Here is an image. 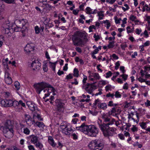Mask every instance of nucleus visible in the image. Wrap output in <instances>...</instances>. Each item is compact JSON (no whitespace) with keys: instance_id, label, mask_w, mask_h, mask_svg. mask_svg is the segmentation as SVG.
Wrapping results in <instances>:
<instances>
[{"instance_id":"nucleus-1","label":"nucleus","mask_w":150,"mask_h":150,"mask_svg":"<svg viewBox=\"0 0 150 150\" xmlns=\"http://www.w3.org/2000/svg\"><path fill=\"white\" fill-rule=\"evenodd\" d=\"M76 129L83 132L91 137H95L98 134V131L97 128L94 125H87L83 123L79 127H76Z\"/></svg>"},{"instance_id":"nucleus-2","label":"nucleus","mask_w":150,"mask_h":150,"mask_svg":"<svg viewBox=\"0 0 150 150\" xmlns=\"http://www.w3.org/2000/svg\"><path fill=\"white\" fill-rule=\"evenodd\" d=\"M34 87L36 89L37 92L38 94H40L42 90H44V92H45L46 91L47 92V93L45 94V96L43 97V99H45L47 97L49 96L50 93L53 92V94L54 95L55 89L51 85L46 83L42 82L34 85Z\"/></svg>"},{"instance_id":"nucleus-3","label":"nucleus","mask_w":150,"mask_h":150,"mask_svg":"<svg viewBox=\"0 0 150 150\" xmlns=\"http://www.w3.org/2000/svg\"><path fill=\"white\" fill-rule=\"evenodd\" d=\"M83 39L85 41L87 40L85 34L79 31L75 32L72 38L73 43L75 46H78L82 44L83 42Z\"/></svg>"},{"instance_id":"nucleus-4","label":"nucleus","mask_w":150,"mask_h":150,"mask_svg":"<svg viewBox=\"0 0 150 150\" xmlns=\"http://www.w3.org/2000/svg\"><path fill=\"white\" fill-rule=\"evenodd\" d=\"M99 127L105 137L112 136L114 133V128L104 123L100 124L98 123Z\"/></svg>"},{"instance_id":"nucleus-5","label":"nucleus","mask_w":150,"mask_h":150,"mask_svg":"<svg viewBox=\"0 0 150 150\" xmlns=\"http://www.w3.org/2000/svg\"><path fill=\"white\" fill-rule=\"evenodd\" d=\"M88 146L91 150H102L104 147V143L101 139H96L91 141Z\"/></svg>"},{"instance_id":"nucleus-6","label":"nucleus","mask_w":150,"mask_h":150,"mask_svg":"<svg viewBox=\"0 0 150 150\" xmlns=\"http://www.w3.org/2000/svg\"><path fill=\"white\" fill-rule=\"evenodd\" d=\"M95 83L96 82L92 83H87L86 84L83 85L82 88L88 93L91 94L93 91L97 88L96 85H94Z\"/></svg>"},{"instance_id":"nucleus-7","label":"nucleus","mask_w":150,"mask_h":150,"mask_svg":"<svg viewBox=\"0 0 150 150\" xmlns=\"http://www.w3.org/2000/svg\"><path fill=\"white\" fill-rule=\"evenodd\" d=\"M3 132L4 136L6 138L10 139L11 138L13 135V129L6 128L5 127H2Z\"/></svg>"},{"instance_id":"nucleus-8","label":"nucleus","mask_w":150,"mask_h":150,"mask_svg":"<svg viewBox=\"0 0 150 150\" xmlns=\"http://www.w3.org/2000/svg\"><path fill=\"white\" fill-rule=\"evenodd\" d=\"M41 63L38 60H34L31 64V68L34 71H38L40 68Z\"/></svg>"},{"instance_id":"nucleus-9","label":"nucleus","mask_w":150,"mask_h":150,"mask_svg":"<svg viewBox=\"0 0 150 150\" xmlns=\"http://www.w3.org/2000/svg\"><path fill=\"white\" fill-rule=\"evenodd\" d=\"M13 100L9 99H5L1 100L0 103L1 105L5 107H11L13 105Z\"/></svg>"},{"instance_id":"nucleus-10","label":"nucleus","mask_w":150,"mask_h":150,"mask_svg":"<svg viewBox=\"0 0 150 150\" xmlns=\"http://www.w3.org/2000/svg\"><path fill=\"white\" fill-rule=\"evenodd\" d=\"M60 128L62 129V133L67 135H69L73 131L72 129L71 128L69 129L66 125H61Z\"/></svg>"},{"instance_id":"nucleus-11","label":"nucleus","mask_w":150,"mask_h":150,"mask_svg":"<svg viewBox=\"0 0 150 150\" xmlns=\"http://www.w3.org/2000/svg\"><path fill=\"white\" fill-rule=\"evenodd\" d=\"M17 22L20 24V25H19V26H17L16 27H14L13 28V30L14 29V31L16 32H18L19 31H21V27H23V26H25L26 22H27V21L26 20L24 21V20L23 19L21 21L20 20H18L17 21Z\"/></svg>"},{"instance_id":"nucleus-12","label":"nucleus","mask_w":150,"mask_h":150,"mask_svg":"<svg viewBox=\"0 0 150 150\" xmlns=\"http://www.w3.org/2000/svg\"><path fill=\"white\" fill-rule=\"evenodd\" d=\"M102 118L103 119L104 122H108L107 123H104L106 125H112L115 122V119H111L110 117H107L104 115L102 116Z\"/></svg>"},{"instance_id":"nucleus-13","label":"nucleus","mask_w":150,"mask_h":150,"mask_svg":"<svg viewBox=\"0 0 150 150\" xmlns=\"http://www.w3.org/2000/svg\"><path fill=\"white\" fill-rule=\"evenodd\" d=\"M25 122L27 125L31 126L35 123V120L28 114H25L24 115Z\"/></svg>"},{"instance_id":"nucleus-14","label":"nucleus","mask_w":150,"mask_h":150,"mask_svg":"<svg viewBox=\"0 0 150 150\" xmlns=\"http://www.w3.org/2000/svg\"><path fill=\"white\" fill-rule=\"evenodd\" d=\"M26 104L29 109L32 111H35L37 109V107L36 105L32 102L27 101L26 102Z\"/></svg>"},{"instance_id":"nucleus-15","label":"nucleus","mask_w":150,"mask_h":150,"mask_svg":"<svg viewBox=\"0 0 150 150\" xmlns=\"http://www.w3.org/2000/svg\"><path fill=\"white\" fill-rule=\"evenodd\" d=\"M13 123L12 121L10 120H7L4 124V126L3 127H5L6 128L13 129Z\"/></svg>"},{"instance_id":"nucleus-16","label":"nucleus","mask_w":150,"mask_h":150,"mask_svg":"<svg viewBox=\"0 0 150 150\" xmlns=\"http://www.w3.org/2000/svg\"><path fill=\"white\" fill-rule=\"evenodd\" d=\"M28 138L30 140L31 143L34 144L37 143L38 141V137L34 135H32L28 137Z\"/></svg>"},{"instance_id":"nucleus-17","label":"nucleus","mask_w":150,"mask_h":150,"mask_svg":"<svg viewBox=\"0 0 150 150\" xmlns=\"http://www.w3.org/2000/svg\"><path fill=\"white\" fill-rule=\"evenodd\" d=\"M55 103H56V105L57 107V109L58 111L60 109L63 108L64 104L59 100H55Z\"/></svg>"},{"instance_id":"nucleus-18","label":"nucleus","mask_w":150,"mask_h":150,"mask_svg":"<svg viewBox=\"0 0 150 150\" xmlns=\"http://www.w3.org/2000/svg\"><path fill=\"white\" fill-rule=\"evenodd\" d=\"M34 50L33 46H32L29 44H27L25 47L24 50L26 52L29 53L33 52Z\"/></svg>"},{"instance_id":"nucleus-19","label":"nucleus","mask_w":150,"mask_h":150,"mask_svg":"<svg viewBox=\"0 0 150 150\" xmlns=\"http://www.w3.org/2000/svg\"><path fill=\"white\" fill-rule=\"evenodd\" d=\"M48 142L49 143L52 147H55L56 146V143L54 142L53 138L52 137L49 136L48 137Z\"/></svg>"},{"instance_id":"nucleus-20","label":"nucleus","mask_w":150,"mask_h":150,"mask_svg":"<svg viewBox=\"0 0 150 150\" xmlns=\"http://www.w3.org/2000/svg\"><path fill=\"white\" fill-rule=\"evenodd\" d=\"M21 105V106L24 108H25L26 106L25 103H23L22 100H20L19 101V108L18 109L16 108V111H19L20 110H22V107L20 106Z\"/></svg>"},{"instance_id":"nucleus-21","label":"nucleus","mask_w":150,"mask_h":150,"mask_svg":"<svg viewBox=\"0 0 150 150\" xmlns=\"http://www.w3.org/2000/svg\"><path fill=\"white\" fill-rule=\"evenodd\" d=\"M3 26L4 28L13 27L11 23L8 20H7L6 21L4 22Z\"/></svg>"},{"instance_id":"nucleus-22","label":"nucleus","mask_w":150,"mask_h":150,"mask_svg":"<svg viewBox=\"0 0 150 150\" xmlns=\"http://www.w3.org/2000/svg\"><path fill=\"white\" fill-rule=\"evenodd\" d=\"M98 104V108L100 109L105 110L107 108V105L105 103H100Z\"/></svg>"},{"instance_id":"nucleus-23","label":"nucleus","mask_w":150,"mask_h":150,"mask_svg":"<svg viewBox=\"0 0 150 150\" xmlns=\"http://www.w3.org/2000/svg\"><path fill=\"white\" fill-rule=\"evenodd\" d=\"M90 76L93 77L96 79H99L100 78L98 74L97 73H91Z\"/></svg>"},{"instance_id":"nucleus-24","label":"nucleus","mask_w":150,"mask_h":150,"mask_svg":"<svg viewBox=\"0 0 150 150\" xmlns=\"http://www.w3.org/2000/svg\"><path fill=\"white\" fill-rule=\"evenodd\" d=\"M33 118L35 120V122L36 119H38V120L39 121H42V119L41 118L40 115L38 114H34L33 115Z\"/></svg>"},{"instance_id":"nucleus-25","label":"nucleus","mask_w":150,"mask_h":150,"mask_svg":"<svg viewBox=\"0 0 150 150\" xmlns=\"http://www.w3.org/2000/svg\"><path fill=\"white\" fill-rule=\"evenodd\" d=\"M54 99V96H51L49 98H47L46 99H44V100L45 102H49L50 103L52 104L53 103Z\"/></svg>"},{"instance_id":"nucleus-26","label":"nucleus","mask_w":150,"mask_h":150,"mask_svg":"<svg viewBox=\"0 0 150 150\" xmlns=\"http://www.w3.org/2000/svg\"><path fill=\"white\" fill-rule=\"evenodd\" d=\"M57 62H56L54 63L52 62H49V63L50 64V67L52 69V70L54 71H55L56 65Z\"/></svg>"},{"instance_id":"nucleus-27","label":"nucleus","mask_w":150,"mask_h":150,"mask_svg":"<svg viewBox=\"0 0 150 150\" xmlns=\"http://www.w3.org/2000/svg\"><path fill=\"white\" fill-rule=\"evenodd\" d=\"M42 6L44 7V9H47L50 10L53 7L52 6L47 4H43Z\"/></svg>"},{"instance_id":"nucleus-28","label":"nucleus","mask_w":150,"mask_h":150,"mask_svg":"<svg viewBox=\"0 0 150 150\" xmlns=\"http://www.w3.org/2000/svg\"><path fill=\"white\" fill-rule=\"evenodd\" d=\"M12 105L14 107L16 108H16L18 109L19 108V102H18L16 100H13L12 101Z\"/></svg>"},{"instance_id":"nucleus-29","label":"nucleus","mask_w":150,"mask_h":150,"mask_svg":"<svg viewBox=\"0 0 150 150\" xmlns=\"http://www.w3.org/2000/svg\"><path fill=\"white\" fill-rule=\"evenodd\" d=\"M35 145L36 147L39 148L40 149L42 150L43 147V144L39 142H38L35 143Z\"/></svg>"},{"instance_id":"nucleus-30","label":"nucleus","mask_w":150,"mask_h":150,"mask_svg":"<svg viewBox=\"0 0 150 150\" xmlns=\"http://www.w3.org/2000/svg\"><path fill=\"white\" fill-rule=\"evenodd\" d=\"M79 72L78 69L76 68H74V76L76 77H78L79 76Z\"/></svg>"},{"instance_id":"nucleus-31","label":"nucleus","mask_w":150,"mask_h":150,"mask_svg":"<svg viewBox=\"0 0 150 150\" xmlns=\"http://www.w3.org/2000/svg\"><path fill=\"white\" fill-rule=\"evenodd\" d=\"M115 46V41L109 42V44L108 45V47L109 49L113 48Z\"/></svg>"},{"instance_id":"nucleus-32","label":"nucleus","mask_w":150,"mask_h":150,"mask_svg":"<svg viewBox=\"0 0 150 150\" xmlns=\"http://www.w3.org/2000/svg\"><path fill=\"white\" fill-rule=\"evenodd\" d=\"M6 83L8 85L11 84L12 83V80L11 77L5 79Z\"/></svg>"},{"instance_id":"nucleus-33","label":"nucleus","mask_w":150,"mask_h":150,"mask_svg":"<svg viewBox=\"0 0 150 150\" xmlns=\"http://www.w3.org/2000/svg\"><path fill=\"white\" fill-rule=\"evenodd\" d=\"M5 33L6 34H7L10 31H11V30H13V27H6L5 28Z\"/></svg>"},{"instance_id":"nucleus-34","label":"nucleus","mask_w":150,"mask_h":150,"mask_svg":"<svg viewBox=\"0 0 150 150\" xmlns=\"http://www.w3.org/2000/svg\"><path fill=\"white\" fill-rule=\"evenodd\" d=\"M36 126H38L39 127H42L43 125L44 126V124L42 122H36L35 123Z\"/></svg>"},{"instance_id":"nucleus-35","label":"nucleus","mask_w":150,"mask_h":150,"mask_svg":"<svg viewBox=\"0 0 150 150\" xmlns=\"http://www.w3.org/2000/svg\"><path fill=\"white\" fill-rule=\"evenodd\" d=\"M23 132L27 135L29 134L30 133V130L27 128H25L23 129Z\"/></svg>"},{"instance_id":"nucleus-36","label":"nucleus","mask_w":150,"mask_h":150,"mask_svg":"<svg viewBox=\"0 0 150 150\" xmlns=\"http://www.w3.org/2000/svg\"><path fill=\"white\" fill-rule=\"evenodd\" d=\"M20 83L18 81H15L14 83V86L17 90L19 89Z\"/></svg>"},{"instance_id":"nucleus-37","label":"nucleus","mask_w":150,"mask_h":150,"mask_svg":"<svg viewBox=\"0 0 150 150\" xmlns=\"http://www.w3.org/2000/svg\"><path fill=\"white\" fill-rule=\"evenodd\" d=\"M86 13L87 14H91V13L92 11V9L91 8L89 7H87L86 8Z\"/></svg>"},{"instance_id":"nucleus-38","label":"nucleus","mask_w":150,"mask_h":150,"mask_svg":"<svg viewBox=\"0 0 150 150\" xmlns=\"http://www.w3.org/2000/svg\"><path fill=\"white\" fill-rule=\"evenodd\" d=\"M114 96L116 98H120L121 96V95L120 93V92L118 91H116L115 92V94L114 95Z\"/></svg>"},{"instance_id":"nucleus-39","label":"nucleus","mask_w":150,"mask_h":150,"mask_svg":"<svg viewBox=\"0 0 150 150\" xmlns=\"http://www.w3.org/2000/svg\"><path fill=\"white\" fill-rule=\"evenodd\" d=\"M142 129H145L146 127V124L145 122H142V123H139Z\"/></svg>"},{"instance_id":"nucleus-40","label":"nucleus","mask_w":150,"mask_h":150,"mask_svg":"<svg viewBox=\"0 0 150 150\" xmlns=\"http://www.w3.org/2000/svg\"><path fill=\"white\" fill-rule=\"evenodd\" d=\"M43 70L45 72H46L47 71V63H45L44 65H43Z\"/></svg>"},{"instance_id":"nucleus-41","label":"nucleus","mask_w":150,"mask_h":150,"mask_svg":"<svg viewBox=\"0 0 150 150\" xmlns=\"http://www.w3.org/2000/svg\"><path fill=\"white\" fill-rule=\"evenodd\" d=\"M35 33L36 34H38L40 32V30L38 26H36L35 27Z\"/></svg>"},{"instance_id":"nucleus-42","label":"nucleus","mask_w":150,"mask_h":150,"mask_svg":"<svg viewBox=\"0 0 150 150\" xmlns=\"http://www.w3.org/2000/svg\"><path fill=\"white\" fill-rule=\"evenodd\" d=\"M73 78V76L72 74H70L66 76L65 79L68 80L69 79H72Z\"/></svg>"},{"instance_id":"nucleus-43","label":"nucleus","mask_w":150,"mask_h":150,"mask_svg":"<svg viewBox=\"0 0 150 150\" xmlns=\"http://www.w3.org/2000/svg\"><path fill=\"white\" fill-rule=\"evenodd\" d=\"M93 38L95 39L96 41H97L98 40L100 39V37L98 35H96V34H94Z\"/></svg>"},{"instance_id":"nucleus-44","label":"nucleus","mask_w":150,"mask_h":150,"mask_svg":"<svg viewBox=\"0 0 150 150\" xmlns=\"http://www.w3.org/2000/svg\"><path fill=\"white\" fill-rule=\"evenodd\" d=\"M136 18V16L133 15H131L129 17V19L132 21H134Z\"/></svg>"},{"instance_id":"nucleus-45","label":"nucleus","mask_w":150,"mask_h":150,"mask_svg":"<svg viewBox=\"0 0 150 150\" xmlns=\"http://www.w3.org/2000/svg\"><path fill=\"white\" fill-rule=\"evenodd\" d=\"M115 69L116 70H117L120 66V63L119 61H118L116 62L115 64Z\"/></svg>"},{"instance_id":"nucleus-46","label":"nucleus","mask_w":150,"mask_h":150,"mask_svg":"<svg viewBox=\"0 0 150 150\" xmlns=\"http://www.w3.org/2000/svg\"><path fill=\"white\" fill-rule=\"evenodd\" d=\"M10 74L8 72H6L5 74V79H7L8 78H9L10 77Z\"/></svg>"},{"instance_id":"nucleus-47","label":"nucleus","mask_w":150,"mask_h":150,"mask_svg":"<svg viewBox=\"0 0 150 150\" xmlns=\"http://www.w3.org/2000/svg\"><path fill=\"white\" fill-rule=\"evenodd\" d=\"M71 136H72L74 140L77 139L78 138V136L75 133L73 134Z\"/></svg>"},{"instance_id":"nucleus-48","label":"nucleus","mask_w":150,"mask_h":150,"mask_svg":"<svg viewBox=\"0 0 150 150\" xmlns=\"http://www.w3.org/2000/svg\"><path fill=\"white\" fill-rule=\"evenodd\" d=\"M112 74L111 71H109L108 72H107L106 73V78H108L110 76H111Z\"/></svg>"},{"instance_id":"nucleus-49","label":"nucleus","mask_w":150,"mask_h":150,"mask_svg":"<svg viewBox=\"0 0 150 150\" xmlns=\"http://www.w3.org/2000/svg\"><path fill=\"white\" fill-rule=\"evenodd\" d=\"M114 95L113 93L111 94L110 93H109L108 94H107L106 95V97H110L112 98H114Z\"/></svg>"},{"instance_id":"nucleus-50","label":"nucleus","mask_w":150,"mask_h":150,"mask_svg":"<svg viewBox=\"0 0 150 150\" xmlns=\"http://www.w3.org/2000/svg\"><path fill=\"white\" fill-rule=\"evenodd\" d=\"M103 11H101L100 12H97V13L98 14V16H104V14L103 13Z\"/></svg>"},{"instance_id":"nucleus-51","label":"nucleus","mask_w":150,"mask_h":150,"mask_svg":"<svg viewBox=\"0 0 150 150\" xmlns=\"http://www.w3.org/2000/svg\"><path fill=\"white\" fill-rule=\"evenodd\" d=\"M105 90L106 91H107L109 90H111V86L110 85H108L107 86L105 87Z\"/></svg>"},{"instance_id":"nucleus-52","label":"nucleus","mask_w":150,"mask_h":150,"mask_svg":"<svg viewBox=\"0 0 150 150\" xmlns=\"http://www.w3.org/2000/svg\"><path fill=\"white\" fill-rule=\"evenodd\" d=\"M131 129L133 132H135L137 130V128L135 125H133V127Z\"/></svg>"},{"instance_id":"nucleus-53","label":"nucleus","mask_w":150,"mask_h":150,"mask_svg":"<svg viewBox=\"0 0 150 150\" xmlns=\"http://www.w3.org/2000/svg\"><path fill=\"white\" fill-rule=\"evenodd\" d=\"M142 30L141 29H139L138 28H137L135 31V32L136 34L138 35H139L142 32Z\"/></svg>"},{"instance_id":"nucleus-54","label":"nucleus","mask_w":150,"mask_h":150,"mask_svg":"<svg viewBox=\"0 0 150 150\" xmlns=\"http://www.w3.org/2000/svg\"><path fill=\"white\" fill-rule=\"evenodd\" d=\"M84 76V77L83 78V85H84V84H86L85 83H86V80H87V77H86V76H84V75H83Z\"/></svg>"},{"instance_id":"nucleus-55","label":"nucleus","mask_w":150,"mask_h":150,"mask_svg":"<svg viewBox=\"0 0 150 150\" xmlns=\"http://www.w3.org/2000/svg\"><path fill=\"white\" fill-rule=\"evenodd\" d=\"M116 107H114L112 108L111 111V114L113 113H116Z\"/></svg>"},{"instance_id":"nucleus-56","label":"nucleus","mask_w":150,"mask_h":150,"mask_svg":"<svg viewBox=\"0 0 150 150\" xmlns=\"http://www.w3.org/2000/svg\"><path fill=\"white\" fill-rule=\"evenodd\" d=\"M45 20H44V22H45V23H46V24H47L50 21V19L47 18H44Z\"/></svg>"},{"instance_id":"nucleus-57","label":"nucleus","mask_w":150,"mask_h":150,"mask_svg":"<svg viewBox=\"0 0 150 150\" xmlns=\"http://www.w3.org/2000/svg\"><path fill=\"white\" fill-rule=\"evenodd\" d=\"M118 137L119 138L121 139L122 140H123L124 139V137L123 135L122 134H119L118 135Z\"/></svg>"},{"instance_id":"nucleus-58","label":"nucleus","mask_w":150,"mask_h":150,"mask_svg":"<svg viewBox=\"0 0 150 150\" xmlns=\"http://www.w3.org/2000/svg\"><path fill=\"white\" fill-rule=\"evenodd\" d=\"M28 148L29 150H35V148L33 145H30L29 146H28Z\"/></svg>"},{"instance_id":"nucleus-59","label":"nucleus","mask_w":150,"mask_h":150,"mask_svg":"<svg viewBox=\"0 0 150 150\" xmlns=\"http://www.w3.org/2000/svg\"><path fill=\"white\" fill-rule=\"evenodd\" d=\"M102 90L101 89H100V88H99L98 91H99V92L98 93H96L95 94V96H97L98 95H101L102 94V92L101 91Z\"/></svg>"},{"instance_id":"nucleus-60","label":"nucleus","mask_w":150,"mask_h":150,"mask_svg":"<svg viewBox=\"0 0 150 150\" xmlns=\"http://www.w3.org/2000/svg\"><path fill=\"white\" fill-rule=\"evenodd\" d=\"M150 45V41H147L144 44V46L146 47L147 46L149 45Z\"/></svg>"},{"instance_id":"nucleus-61","label":"nucleus","mask_w":150,"mask_h":150,"mask_svg":"<svg viewBox=\"0 0 150 150\" xmlns=\"http://www.w3.org/2000/svg\"><path fill=\"white\" fill-rule=\"evenodd\" d=\"M120 70L122 71V72L123 74L125 73V67H124L121 66L120 68Z\"/></svg>"},{"instance_id":"nucleus-62","label":"nucleus","mask_w":150,"mask_h":150,"mask_svg":"<svg viewBox=\"0 0 150 150\" xmlns=\"http://www.w3.org/2000/svg\"><path fill=\"white\" fill-rule=\"evenodd\" d=\"M116 114H120V112H121L120 109H119V108L116 107Z\"/></svg>"},{"instance_id":"nucleus-63","label":"nucleus","mask_w":150,"mask_h":150,"mask_svg":"<svg viewBox=\"0 0 150 150\" xmlns=\"http://www.w3.org/2000/svg\"><path fill=\"white\" fill-rule=\"evenodd\" d=\"M46 27H49V28L52 27L53 26V25L51 23H48V24H46Z\"/></svg>"},{"instance_id":"nucleus-64","label":"nucleus","mask_w":150,"mask_h":150,"mask_svg":"<svg viewBox=\"0 0 150 150\" xmlns=\"http://www.w3.org/2000/svg\"><path fill=\"white\" fill-rule=\"evenodd\" d=\"M145 104L147 106H150V101L149 100H147L146 102L145 103Z\"/></svg>"}]
</instances>
